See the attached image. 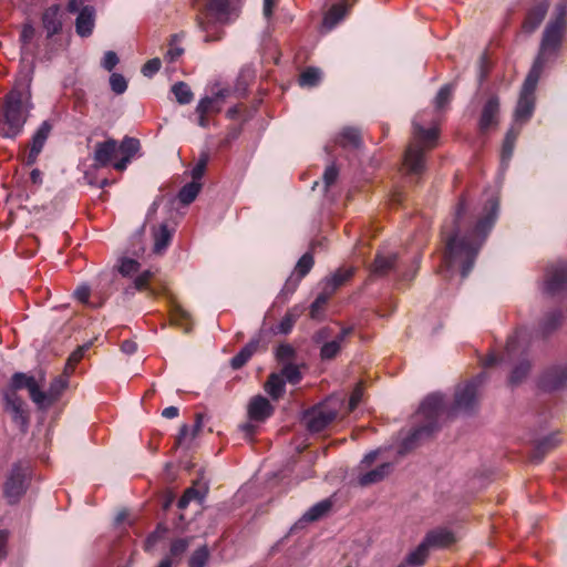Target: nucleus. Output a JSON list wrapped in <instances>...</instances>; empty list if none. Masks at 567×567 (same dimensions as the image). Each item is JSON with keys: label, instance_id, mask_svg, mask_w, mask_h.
Masks as SVG:
<instances>
[{"label": "nucleus", "instance_id": "f8f14e48", "mask_svg": "<svg viewBox=\"0 0 567 567\" xmlns=\"http://www.w3.org/2000/svg\"><path fill=\"white\" fill-rule=\"evenodd\" d=\"M567 290V262L558 261L546 270L545 291L556 296Z\"/></svg>", "mask_w": 567, "mask_h": 567}, {"label": "nucleus", "instance_id": "052dcab7", "mask_svg": "<svg viewBox=\"0 0 567 567\" xmlns=\"http://www.w3.org/2000/svg\"><path fill=\"white\" fill-rule=\"evenodd\" d=\"M190 538L174 539L169 547V554L173 557H181L189 547Z\"/></svg>", "mask_w": 567, "mask_h": 567}, {"label": "nucleus", "instance_id": "5701e85b", "mask_svg": "<svg viewBox=\"0 0 567 567\" xmlns=\"http://www.w3.org/2000/svg\"><path fill=\"white\" fill-rule=\"evenodd\" d=\"M560 441L559 433H551L539 439L532 451L530 460L537 464L543 462L545 456L559 445Z\"/></svg>", "mask_w": 567, "mask_h": 567}, {"label": "nucleus", "instance_id": "c85d7f7f", "mask_svg": "<svg viewBox=\"0 0 567 567\" xmlns=\"http://www.w3.org/2000/svg\"><path fill=\"white\" fill-rule=\"evenodd\" d=\"M424 538L431 548L447 547L455 542L454 534L447 528L430 530Z\"/></svg>", "mask_w": 567, "mask_h": 567}, {"label": "nucleus", "instance_id": "e2e57ef3", "mask_svg": "<svg viewBox=\"0 0 567 567\" xmlns=\"http://www.w3.org/2000/svg\"><path fill=\"white\" fill-rule=\"evenodd\" d=\"M327 302L328 296L324 293H319L315 301L310 305V317L312 319H319Z\"/></svg>", "mask_w": 567, "mask_h": 567}, {"label": "nucleus", "instance_id": "b1692460", "mask_svg": "<svg viewBox=\"0 0 567 567\" xmlns=\"http://www.w3.org/2000/svg\"><path fill=\"white\" fill-rule=\"evenodd\" d=\"M393 471L391 462H384L373 470L361 473L358 476V484L362 487L383 481Z\"/></svg>", "mask_w": 567, "mask_h": 567}, {"label": "nucleus", "instance_id": "774afa93", "mask_svg": "<svg viewBox=\"0 0 567 567\" xmlns=\"http://www.w3.org/2000/svg\"><path fill=\"white\" fill-rule=\"evenodd\" d=\"M118 61V56L114 51H106L101 62V65L106 71H112L116 66Z\"/></svg>", "mask_w": 567, "mask_h": 567}, {"label": "nucleus", "instance_id": "680f3d73", "mask_svg": "<svg viewBox=\"0 0 567 567\" xmlns=\"http://www.w3.org/2000/svg\"><path fill=\"white\" fill-rule=\"evenodd\" d=\"M110 85L115 94H123L127 90V81L120 73H112L110 76Z\"/></svg>", "mask_w": 567, "mask_h": 567}, {"label": "nucleus", "instance_id": "412c9836", "mask_svg": "<svg viewBox=\"0 0 567 567\" xmlns=\"http://www.w3.org/2000/svg\"><path fill=\"white\" fill-rule=\"evenodd\" d=\"M548 8L549 2L547 0L535 3L526 13L523 22L524 31L528 33L534 32L545 19Z\"/></svg>", "mask_w": 567, "mask_h": 567}, {"label": "nucleus", "instance_id": "7ed1b4c3", "mask_svg": "<svg viewBox=\"0 0 567 567\" xmlns=\"http://www.w3.org/2000/svg\"><path fill=\"white\" fill-rule=\"evenodd\" d=\"M444 409V398L440 393L427 395L420 405L417 417L421 423L413 426L403 439L399 452L408 453L415 449L423 440L432 436L439 430V420Z\"/></svg>", "mask_w": 567, "mask_h": 567}, {"label": "nucleus", "instance_id": "9b49d317", "mask_svg": "<svg viewBox=\"0 0 567 567\" xmlns=\"http://www.w3.org/2000/svg\"><path fill=\"white\" fill-rule=\"evenodd\" d=\"M27 491V472L20 465L12 466L4 484L3 494L9 504H16Z\"/></svg>", "mask_w": 567, "mask_h": 567}, {"label": "nucleus", "instance_id": "9d476101", "mask_svg": "<svg viewBox=\"0 0 567 567\" xmlns=\"http://www.w3.org/2000/svg\"><path fill=\"white\" fill-rule=\"evenodd\" d=\"M229 0H208L205 6L203 12H200L196 17L197 27L204 31L208 32L212 27H215V23L208 20L209 17L219 18L220 16H225L228 13L229 9ZM223 38V31L219 30L216 34L207 33L204 38V41L209 43L214 41H218Z\"/></svg>", "mask_w": 567, "mask_h": 567}, {"label": "nucleus", "instance_id": "864d4df0", "mask_svg": "<svg viewBox=\"0 0 567 567\" xmlns=\"http://www.w3.org/2000/svg\"><path fill=\"white\" fill-rule=\"evenodd\" d=\"M184 37V33H176L171 35L169 40V49L167 50L165 54V59L169 62L176 61L183 53L184 49L181 47H177L176 43L181 41V39Z\"/></svg>", "mask_w": 567, "mask_h": 567}, {"label": "nucleus", "instance_id": "37998d69", "mask_svg": "<svg viewBox=\"0 0 567 567\" xmlns=\"http://www.w3.org/2000/svg\"><path fill=\"white\" fill-rule=\"evenodd\" d=\"M338 143L342 147L358 148L361 144V135L357 128L346 127L339 135Z\"/></svg>", "mask_w": 567, "mask_h": 567}, {"label": "nucleus", "instance_id": "cd10ccee", "mask_svg": "<svg viewBox=\"0 0 567 567\" xmlns=\"http://www.w3.org/2000/svg\"><path fill=\"white\" fill-rule=\"evenodd\" d=\"M396 262V254L383 255L381 252H377L374 261L371 265V274L375 276H385L391 270L395 269Z\"/></svg>", "mask_w": 567, "mask_h": 567}, {"label": "nucleus", "instance_id": "f03ea898", "mask_svg": "<svg viewBox=\"0 0 567 567\" xmlns=\"http://www.w3.org/2000/svg\"><path fill=\"white\" fill-rule=\"evenodd\" d=\"M33 104L28 91L14 86L0 101V136L14 141L24 131Z\"/></svg>", "mask_w": 567, "mask_h": 567}, {"label": "nucleus", "instance_id": "a19ab883", "mask_svg": "<svg viewBox=\"0 0 567 567\" xmlns=\"http://www.w3.org/2000/svg\"><path fill=\"white\" fill-rule=\"evenodd\" d=\"M413 134L419 142H422L429 147H432L435 144L439 133L434 127L424 128L422 125L413 123Z\"/></svg>", "mask_w": 567, "mask_h": 567}, {"label": "nucleus", "instance_id": "49530a36", "mask_svg": "<svg viewBox=\"0 0 567 567\" xmlns=\"http://www.w3.org/2000/svg\"><path fill=\"white\" fill-rule=\"evenodd\" d=\"M172 93L176 101L182 105L189 104L194 99V94L189 85L183 81L176 82L172 86Z\"/></svg>", "mask_w": 567, "mask_h": 567}, {"label": "nucleus", "instance_id": "c03bdc74", "mask_svg": "<svg viewBox=\"0 0 567 567\" xmlns=\"http://www.w3.org/2000/svg\"><path fill=\"white\" fill-rule=\"evenodd\" d=\"M519 134V128L512 127L506 133V136L502 146V162L507 163L512 158L514 152V145Z\"/></svg>", "mask_w": 567, "mask_h": 567}, {"label": "nucleus", "instance_id": "39448f33", "mask_svg": "<svg viewBox=\"0 0 567 567\" xmlns=\"http://www.w3.org/2000/svg\"><path fill=\"white\" fill-rule=\"evenodd\" d=\"M524 341V332L517 330L514 336L507 339L505 352L502 357V361L505 362L517 360L508 378V382L512 386L520 384L530 372L532 363L527 348L523 344Z\"/></svg>", "mask_w": 567, "mask_h": 567}, {"label": "nucleus", "instance_id": "6e6d98bb", "mask_svg": "<svg viewBox=\"0 0 567 567\" xmlns=\"http://www.w3.org/2000/svg\"><path fill=\"white\" fill-rule=\"evenodd\" d=\"M281 377L290 384H298L301 380V372L298 365L293 363H286L281 369Z\"/></svg>", "mask_w": 567, "mask_h": 567}, {"label": "nucleus", "instance_id": "f257e3e1", "mask_svg": "<svg viewBox=\"0 0 567 567\" xmlns=\"http://www.w3.org/2000/svg\"><path fill=\"white\" fill-rule=\"evenodd\" d=\"M498 207L497 199H488L484 206L483 216L472 229L463 234L467 205L464 196L460 198L453 217L451 234H447L445 226L443 227V235L446 239L443 262L447 270L460 267L462 278L470 275L477 255L497 219Z\"/></svg>", "mask_w": 567, "mask_h": 567}, {"label": "nucleus", "instance_id": "a18cd8bd", "mask_svg": "<svg viewBox=\"0 0 567 567\" xmlns=\"http://www.w3.org/2000/svg\"><path fill=\"white\" fill-rule=\"evenodd\" d=\"M321 81V71L318 68L309 66L302 71L299 76V85L302 87H313Z\"/></svg>", "mask_w": 567, "mask_h": 567}, {"label": "nucleus", "instance_id": "3c124183", "mask_svg": "<svg viewBox=\"0 0 567 567\" xmlns=\"http://www.w3.org/2000/svg\"><path fill=\"white\" fill-rule=\"evenodd\" d=\"M354 275V268H340L330 278L329 285L333 290L344 285Z\"/></svg>", "mask_w": 567, "mask_h": 567}, {"label": "nucleus", "instance_id": "dca6fc26", "mask_svg": "<svg viewBox=\"0 0 567 567\" xmlns=\"http://www.w3.org/2000/svg\"><path fill=\"white\" fill-rule=\"evenodd\" d=\"M4 410L9 412L12 420L22 431H25L29 423V413L25 409V402L21 396H2Z\"/></svg>", "mask_w": 567, "mask_h": 567}, {"label": "nucleus", "instance_id": "8fccbe9b", "mask_svg": "<svg viewBox=\"0 0 567 567\" xmlns=\"http://www.w3.org/2000/svg\"><path fill=\"white\" fill-rule=\"evenodd\" d=\"M454 90V84H445L440 89L434 100L436 110L441 111L445 109L452 101Z\"/></svg>", "mask_w": 567, "mask_h": 567}, {"label": "nucleus", "instance_id": "473e14b6", "mask_svg": "<svg viewBox=\"0 0 567 567\" xmlns=\"http://www.w3.org/2000/svg\"><path fill=\"white\" fill-rule=\"evenodd\" d=\"M303 308L300 306H295L291 309H289L279 324L277 326V332L281 334H288L291 332L295 323L299 319V317L302 315Z\"/></svg>", "mask_w": 567, "mask_h": 567}, {"label": "nucleus", "instance_id": "2eb2a0df", "mask_svg": "<svg viewBox=\"0 0 567 567\" xmlns=\"http://www.w3.org/2000/svg\"><path fill=\"white\" fill-rule=\"evenodd\" d=\"M499 99L497 95H491L483 105L478 120V130L486 133L498 124Z\"/></svg>", "mask_w": 567, "mask_h": 567}, {"label": "nucleus", "instance_id": "6ab92c4d", "mask_svg": "<svg viewBox=\"0 0 567 567\" xmlns=\"http://www.w3.org/2000/svg\"><path fill=\"white\" fill-rule=\"evenodd\" d=\"M117 155V142L109 138L95 144L93 161L95 167H106Z\"/></svg>", "mask_w": 567, "mask_h": 567}, {"label": "nucleus", "instance_id": "603ef678", "mask_svg": "<svg viewBox=\"0 0 567 567\" xmlns=\"http://www.w3.org/2000/svg\"><path fill=\"white\" fill-rule=\"evenodd\" d=\"M315 264L313 256L310 252L303 254L296 265L297 278L302 279L312 269Z\"/></svg>", "mask_w": 567, "mask_h": 567}, {"label": "nucleus", "instance_id": "1a4fd4ad", "mask_svg": "<svg viewBox=\"0 0 567 567\" xmlns=\"http://www.w3.org/2000/svg\"><path fill=\"white\" fill-rule=\"evenodd\" d=\"M485 380L486 374L482 372L464 384H460L455 390L452 410L472 412L477 404L478 388Z\"/></svg>", "mask_w": 567, "mask_h": 567}, {"label": "nucleus", "instance_id": "7c9ffc66", "mask_svg": "<svg viewBox=\"0 0 567 567\" xmlns=\"http://www.w3.org/2000/svg\"><path fill=\"white\" fill-rule=\"evenodd\" d=\"M349 6L348 0L332 4L323 17V25L329 30L334 28L346 16Z\"/></svg>", "mask_w": 567, "mask_h": 567}, {"label": "nucleus", "instance_id": "4be33fe9", "mask_svg": "<svg viewBox=\"0 0 567 567\" xmlns=\"http://www.w3.org/2000/svg\"><path fill=\"white\" fill-rule=\"evenodd\" d=\"M275 409L265 396L252 398L248 405V416L251 421L265 422L274 413Z\"/></svg>", "mask_w": 567, "mask_h": 567}, {"label": "nucleus", "instance_id": "6e6552de", "mask_svg": "<svg viewBox=\"0 0 567 567\" xmlns=\"http://www.w3.org/2000/svg\"><path fill=\"white\" fill-rule=\"evenodd\" d=\"M19 390H28L30 399L38 405H43L44 391H42L33 375L23 372H16L10 378L9 383L2 389V396H20Z\"/></svg>", "mask_w": 567, "mask_h": 567}, {"label": "nucleus", "instance_id": "bf43d9fd", "mask_svg": "<svg viewBox=\"0 0 567 567\" xmlns=\"http://www.w3.org/2000/svg\"><path fill=\"white\" fill-rule=\"evenodd\" d=\"M140 262L132 258H123L118 267V271L124 277H130L140 271Z\"/></svg>", "mask_w": 567, "mask_h": 567}, {"label": "nucleus", "instance_id": "20e7f679", "mask_svg": "<svg viewBox=\"0 0 567 567\" xmlns=\"http://www.w3.org/2000/svg\"><path fill=\"white\" fill-rule=\"evenodd\" d=\"M566 27L567 4L560 1L555 6L554 17L543 32L539 52L530 70H537L542 74L549 56L556 55L560 50Z\"/></svg>", "mask_w": 567, "mask_h": 567}, {"label": "nucleus", "instance_id": "c756f323", "mask_svg": "<svg viewBox=\"0 0 567 567\" xmlns=\"http://www.w3.org/2000/svg\"><path fill=\"white\" fill-rule=\"evenodd\" d=\"M349 6L348 0L332 4L323 17V25L329 30L334 28L346 16Z\"/></svg>", "mask_w": 567, "mask_h": 567}, {"label": "nucleus", "instance_id": "09e8293b", "mask_svg": "<svg viewBox=\"0 0 567 567\" xmlns=\"http://www.w3.org/2000/svg\"><path fill=\"white\" fill-rule=\"evenodd\" d=\"M210 558V551L207 545H203L194 550L188 559V567H205Z\"/></svg>", "mask_w": 567, "mask_h": 567}, {"label": "nucleus", "instance_id": "aec40b11", "mask_svg": "<svg viewBox=\"0 0 567 567\" xmlns=\"http://www.w3.org/2000/svg\"><path fill=\"white\" fill-rule=\"evenodd\" d=\"M42 27L47 32V38L59 34L62 31V12L59 4H52L47 8L41 17Z\"/></svg>", "mask_w": 567, "mask_h": 567}, {"label": "nucleus", "instance_id": "f3484780", "mask_svg": "<svg viewBox=\"0 0 567 567\" xmlns=\"http://www.w3.org/2000/svg\"><path fill=\"white\" fill-rule=\"evenodd\" d=\"M404 167L411 175H421L425 171L424 148L419 144H411L404 154Z\"/></svg>", "mask_w": 567, "mask_h": 567}, {"label": "nucleus", "instance_id": "4468645a", "mask_svg": "<svg viewBox=\"0 0 567 567\" xmlns=\"http://www.w3.org/2000/svg\"><path fill=\"white\" fill-rule=\"evenodd\" d=\"M538 385L544 391H556L567 385V365L551 367L544 371Z\"/></svg>", "mask_w": 567, "mask_h": 567}, {"label": "nucleus", "instance_id": "2f4dec72", "mask_svg": "<svg viewBox=\"0 0 567 567\" xmlns=\"http://www.w3.org/2000/svg\"><path fill=\"white\" fill-rule=\"evenodd\" d=\"M285 390V379L280 374L270 373L265 383V391L270 395V398L275 401L279 400L284 395Z\"/></svg>", "mask_w": 567, "mask_h": 567}, {"label": "nucleus", "instance_id": "de8ad7c7", "mask_svg": "<svg viewBox=\"0 0 567 567\" xmlns=\"http://www.w3.org/2000/svg\"><path fill=\"white\" fill-rule=\"evenodd\" d=\"M140 147L141 143L137 138L125 136L120 144L117 143V153H121L123 156H127L128 158H133L140 151Z\"/></svg>", "mask_w": 567, "mask_h": 567}, {"label": "nucleus", "instance_id": "393cba45", "mask_svg": "<svg viewBox=\"0 0 567 567\" xmlns=\"http://www.w3.org/2000/svg\"><path fill=\"white\" fill-rule=\"evenodd\" d=\"M95 10L91 6L83 7L76 17L75 20V31L82 37L86 38L92 34L95 22Z\"/></svg>", "mask_w": 567, "mask_h": 567}, {"label": "nucleus", "instance_id": "13d9d810", "mask_svg": "<svg viewBox=\"0 0 567 567\" xmlns=\"http://www.w3.org/2000/svg\"><path fill=\"white\" fill-rule=\"evenodd\" d=\"M208 161H209L208 153L203 152L199 155L197 163L195 164V166L192 169L193 182H198L204 176Z\"/></svg>", "mask_w": 567, "mask_h": 567}, {"label": "nucleus", "instance_id": "72a5a7b5", "mask_svg": "<svg viewBox=\"0 0 567 567\" xmlns=\"http://www.w3.org/2000/svg\"><path fill=\"white\" fill-rule=\"evenodd\" d=\"M190 313L182 306L174 305L171 310V322L174 326L181 327L185 333L192 330Z\"/></svg>", "mask_w": 567, "mask_h": 567}, {"label": "nucleus", "instance_id": "5fc2aeb1", "mask_svg": "<svg viewBox=\"0 0 567 567\" xmlns=\"http://www.w3.org/2000/svg\"><path fill=\"white\" fill-rule=\"evenodd\" d=\"M196 113L217 114L220 112V106L217 104L214 97L205 96L200 99L196 109Z\"/></svg>", "mask_w": 567, "mask_h": 567}, {"label": "nucleus", "instance_id": "e433bc0d", "mask_svg": "<svg viewBox=\"0 0 567 567\" xmlns=\"http://www.w3.org/2000/svg\"><path fill=\"white\" fill-rule=\"evenodd\" d=\"M332 507L331 499H322L311 506L302 516L305 522H316L323 517Z\"/></svg>", "mask_w": 567, "mask_h": 567}, {"label": "nucleus", "instance_id": "bb28decb", "mask_svg": "<svg viewBox=\"0 0 567 567\" xmlns=\"http://www.w3.org/2000/svg\"><path fill=\"white\" fill-rule=\"evenodd\" d=\"M154 279V271L151 269L144 270L135 277L133 288L140 292L146 291L148 297H157L162 293L163 289L152 286Z\"/></svg>", "mask_w": 567, "mask_h": 567}, {"label": "nucleus", "instance_id": "0e129e2a", "mask_svg": "<svg viewBox=\"0 0 567 567\" xmlns=\"http://www.w3.org/2000/svg\"><path fill=\"white\" fill-rule=\"evenodd\" d=\"M301 279L299 278H295V277H289L286 282H285V286L284 288L281 289L278 298H282L284 301H286L297 289L299 282H300Z\"/></svg>", "mask_w": 567, "mask_h": 567}, {"label": "nucleus", "instance_id": "a878e982", "mask_svg": "<svg viewBox=\"0 0 567 567\" xmlns=\"http://www.w3.org/2000/svg\"><path fill=\"white\" fill-rule=\"evenodd\" d=\"M261 342V333L254 337L241 350L231 358L230 367L235 370L243 368L257 352Z\"/></svg>", "mask_w": 567, "mask_h": 567}, {"label": "nucleus", "instance_id": "0eeeda50", "mask_svg": "<svg viewBox=\"0 0 567 567\" xmlns=\"http://www.w3.org/2000/svg\"><path fill=\"white\" fill-rule=\"evenodd\" d=\"M540 75V73H537V70H529L522 85L514 112V121L516 124L523 125L532 118L536 104L535 92Z\"/></svg>", "mask_w": 567, "mask_h": 567}, {"label": "nucleus", "instance_id": "4d7b16f0", "mask_svg": "<svg viewBox=\"0 0 567 567\" xmlns=\"http://www.w3.org/2000/svg\"><path fill=\"white\" fill-rule=\"evenodd\" d=\"M296 350L289 343H281L276 349V359L281 363H291L290 361L295 359Z\"/></svg>", "mask_w": 567, "mask_h": 567}, {"label": "nucleus", "instance_id": "58836bf2", "mask_svg": "<svg viewBox=\"0 0 567 567\" xmlns=\"http://www.w3.org/2000/svg\"><path fill=\"white\" fill-rule=\"evenodd\" d=\"M561 312L559 310L549 311L540 322V332L543 337L549 336L554 332L561 323Z\"/></svg>", "mask_w": 567, "mask_h": 567}, {"label": "nucleus", "instance_id": "a211bd4d", "mask_svg": "<svg viewBox=\"0 0 567 567\" xmlns=\"http://www.w3.org/2000/svg\"><path fill=\"white\" fill-rule=\"evenodd\" d=\"M353 328L346 327L329 342H323L320 348V359L322 361H330L338 357L341 352L346 339L352 334Z\"/></svg>", "mask_w": 567, "mask_h": 567}, {"label": "nucleus", "instance_id": "4c0bfd02", "mask_svg": "<svg viewBox=\"0 0 567 567\" xmlns=\"http://www.w3.org/2000/svg\"><path fill=\"white\" fill-rule=\"evenodd\" d=\"M172 237V230L168 229L167 225L162 224L154 233V251L162 254L169 246Z\"/></svg>", "mask_w": 567, "mask_h": 567}, {"label": "nucleus", "instance_id": "ea45409f", "mask_svg": "<svg viewBox=\"0 0 567 567\" xmlns=\"http://www.w3.org/2000/svg\"><path fill=\"white\" fill-rule=\"evenodd\" d=\"M202 184L199 182L192 181L179 189L177 198L183 205H189L196 199Z\"/></svg>", "mask_w": 567, "mask_h": 567}, {"label": "nucleus", "instance_id": "423d86ee", "mask_svg": "<svg viewBox=\"0 0 567 567\" xmlns=\"http://www.w3.org/2000/svg\"><path fill=\"white\" fill-rule=\"evenodd\" d=\"M343 405V398L330 395L323 402L308 410L302 419L308 431L320 433L326 430L338 417Z\"/></svg>", "mask_w": 567, "mask_h": 567}, {"label": "nucleus", "instance_id": "f704fd0d", "mask_svg": "<svg viewBox=\"0 0 567 567\" xmlns=\"http://www.w3.org/2000/svg\"><path fill=\"white\" fill-rule=\"evenodd\" d=\"M68 386V382L61 377L55 378L47 392H44L43 405L41 408H48L52 405L62 394Z\"/></svg>", "mask_w": 567, "mask_h": 567}, {"label": "nucleus", "instance_id": "338daca9", "mask_svg": "<svg viewBox=\"0 0 567 567\" xmlns=\"http://www.w3.org/2000/svg\"><path fill=\"white\" fill-rule=\"evenodd\" d=\"M167 527L159 523L156 526V529L147 536L146 548L154 546L167 533Z\"/></svg>", "mask_w": 567, "mask_h": 567}, {"label": "nucleus", "instance_id": "79ce46f5", "mask_svg": "<svg viewBox=\"0 0 567 567\" xmlns=\"http://www.w3.org/2000/svg\"><path fill=\"white\" fill-rule=\"evenodd\" d=\"M92 347V341L79 346L68 358L64 373L71 375L74 372L76 364L83 359L85 352Z\"/></svg>", "mask_w": 567, "mask_h": 567}, {"label": "nucleus", "instance_id": "c9c22d12", "mask_svg": "<svg viewBox=\"0 0 567 567\" xmlns=\"http://www.w3.org/2000/svg\"><path fill=\"white\" fill-rule=\"evenodd\" d=\"M430 548V545L424 538L421 544L408 555L405 559L406 564L414 567L424 565L429 557Z\"/></svg>", "mask_w": 567, "mask_h": 567}, {"label": "nucleus", "instance_id": "69168bd1", "mask_svg": "<svg viewBox=\"0 0 567 567\" xmlns=\"http://www.w3.org/2000/svg\"><path fill=\"white\" fill-rule=\"evenodd\" d=\"M161 66L162 62L158 58L151 59L143 65L142 73L146 78H152L159 71Z\"/></svg>", "mask_w": 567, "mask_h": 567}, {"label": "nucleus", "instance_id": "ddd939ff", "mask_svg": "<svg viewBox=\"0 0 567 567\" xmlns=\"http://www.w3.org/2000/svg\"><path fill=\"white\" fill-rule=\"evenodd\" d=\"M51 131L52 124L49 121H43L33 133L30 141L29 151L24 158V164L27 166H32L37 163L38 157L51 134Z\"/></svg>", "mask_w": 567, "mask_h": 567}]
</instances>
